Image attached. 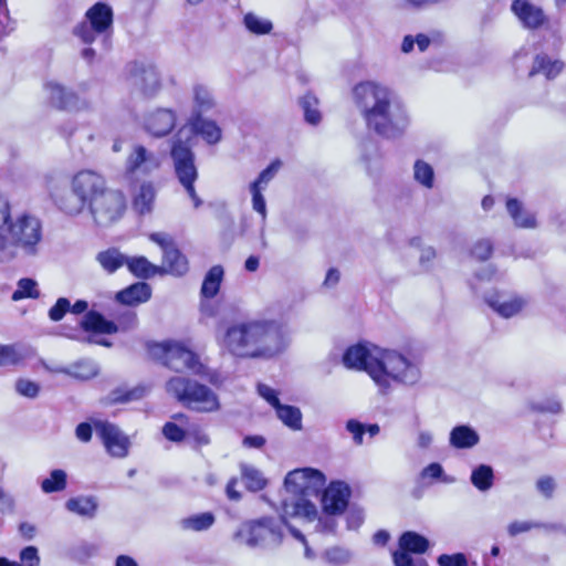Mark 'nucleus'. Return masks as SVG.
<instances>
[{"mask_svg":"<svg viewBox=\"0 0 566 566\" xmlns=\"http://www.w3.org/2000/svg\"><path fill=\"white\" fill-rule=\"evenodd\" d=\"M164 266L167 272L174 275H184L188 271V261L186 256L174 245L164 254Z\"/></svg>","mask_w":566,"mask_h":566,"instance_id":"33","label":"nucleus"},{"mask_svg":"<svg viewBox=\"0 0 566 566\" xmlns=\"http://www.w3.org/2000/svg\"><path fill=\"white\" fill-rule=\"evenodd\" d=\"M420 475L423 480H440L443 483L454 482V478L446 475L442 465L436 462L423 468Z\"/></svg>","mask_w":566,"mask_h":566,"instance_id":"48","label":"nucleus"},{"mask_svg":"<svg viewBox=\"0 0 566 566\" xmlns=\"http://www.w3.org/2000/svg\"><path fill=\"white\" fill-rule=\"evenodd\" d=\"M196 134L200 135L208 144H217L221 139V129L216 122L201 118L200 116L192 124Z\"/></svg>","mask_w":566,"mask_h":566,"instance_id":"32","label":"nucleus"},{"mask_svg":"<svg viewBox=\"0 0 566 566\" xmlns=\"http://www.w3.org/2000/svg\"><path fill=\"white\" fill-rule=\"evenodd\" d=\"M97 226L106 227L118 221L126 210V199L122 191L106 188L87 207Z\"/></svg>","mask_w":566,"mask_h":566,"instance_id":"13","label":"nucleus"},{"mask_svg":"<svg viewBox=\"0 0 566 566\" xmlns=\"http://www.w3.org/2000/svg\"><path fill=\"white\" fill-rule=\"evenodd\" d=\"M9 221V212L2 213L0 210V263H6L15 258V253L11 252V244L7 240L3 227Z\"/></svg>","mask_w":566,"mask_h":566,"instance_id":"46","label":"nucleus"},{"mask_svg":"<svg viewBox=\"0 0 566 566\" xmlns=\"http://www.w3.org/2000/svg\"><path fill=\"white\" fill-rule=\"evenodd\" d=\"M240 471L242 480L249 491L256 492L262 490L266 485V480L262 472L255 467L241 463Z\"/></svg>","mask_w":566,"mask_h":566,"instance_id":"34","label":"nucleus"},{"mask_svg":"<svg viewBox=\"0 0 566 566\" xmlns=\"http://www.w3.org/2000/svg\"><path fill=\"white\" fill-rule=\"evenodd\" d=\"M511 10L527 30H538L548 23L544 10L530 0H514Z\"/></svg>","mask_w":566,"mask_h":566,"instance_id":"19","label":"nucleus"},{"mask_svg":"<svg viewBox=\"0 0 566 566\" xmlns=\"http://www.w3.org/2000/svg\"><path fill=\"white\" fill-rule=\"evenodd\" d=\"M280 167L281 161L274 160L264 170L261 171L256 180L251 182V185H255L256 188L264 190L268 187L269 182L274 178Z\"/></svg>","mask_w":566,"mask_h":566,"instance_id":"49","label":"nucleus"},{"mask_svg":"<svg viewBox=\"0 0 566 566\" xmlns=\"http://www.w3.org/2000/svg\"><path fill=\"white\" fill-rule=\"evenodd\" d=\"M187 436L193 438V440L200 446L209 443L208 436L198 427H190L187 430Z\"/></svg>","mask_w":566,"mask_h":566,"instance_id":"63","label":"nucleus"},{"mask_svg":"<svg viewBox=\"0 0 566 566\" xmlns=\"http://www.w3.org/2000/svg\"><path fill=\"white\" fill-rule=\"evenodd\" d=\"M480 441L478 432L465 424L454 427L450 432V444L457 449H470Z\"/></svg>","mask_w":566,"mask_h":566,"instance_id":"27","label":"nucleus"},{"mask_svg":"<svg viewBox=\"0 0 566 566\" xmlns=\"http://www.w3.org/2000/svg\"><path fill=\"white\" fill-rule=\"evenodd\" d=\"M15 390L24 397L35 398L40 391V387L36 382L29 379H18L15 382Z\"/></svg>","mask_w":566,"mask_h":566,"instance_id":"54","label":"nucleus"},{"mask_svg":"<svg viewBox=\"0 0 566 566\" xmlns=\"http://www.w3.org/2000/svg\"><path fill=\"white\" fill-rule=\"evenodd\" d=\"M113 9L104 2H97L85 13V20L78 23L73 33L83 43L91 44L97 39H102L105 48L113 33Z\"/></svg>","mask_w":566,"mask_h":566,"instance_id":"9","label":"nucleus"},{"mask_svg":"<svg viewBox=\"0 0 566 566\" xmlns=\"http://www.w3.org/2000/svg\"><path fill=\"white\" fill-rule=\"evenodd\" d=\"M59 373L71 375L78 379H90L97 375V366L92 360H80L67 368L56 369Z\"/></svg>","mask_w":566,"mask_h":566,"instance_id":"39","label":"nucleus"},{"mask_svg":"<svg viewBox=\"0 0 566 566\" xmlns=\"http://www.w3.org/2000/svg\"><path fill=\"white\" fill-rule=\"evenodd\" d=\"M44 90L48 94L50 103L56 108L78 111L86 106L85 102H81L80 98L73 92L67 91L57 82H46L44 85Z\"/></svg>","mask_w":566,"mask_h":566,"instance_id":"20","label":"nucleus"},{"mask_svg":"<svg viewBox=\"0 0 566 566\" xmlns=\"http://www.w3.org/2000/svg\"><path fill=\"white\" fill-rule=\"evenodd\" d=\"M36 286V282L32 279L25 277L19 280L17 290L12 294V300L20 301L27 297L36 298L39 296Z\"/></svg>","mask_w":566,"mask_h":566,"instance_id":"47","label":"nucleus"},{"mask_svg":"<svg viewBox=\"0 0 566 566\" xmlns=\"http://www.w3.org/2000/svg\"><path fill=\"white\" fill-rule=\"evenodd\" d=\"M182 130L179 132L178 138L171 147V158L174 161L175 174L193 202V207L198 209L202 205V200L197 195L195 181L198 178V170L195 164V154L190 146L181 140Z\"/></svg>","mask_w":566,"mask_h":566,"instance_id":"12","label":"nucleus"},{"mask_svg":"<svg viewBox=\"0 0 566 566\" xmlns=\"http://www.w3.org/2000/svg\"><path fill=\"white\" fill-rule=\"evenodd\" d=\"M346 429L353 436V440L357 446L363 444L366 427L361 422L355 419L348 420L346 423Z\"/></svg>","mask_w":566,"mask_h":566,"instance_id":"57","label":"nucleus"},{"mask_svg":"<svg viewBox=\"0 0 566 566\" xmlns=\"http://www.w3.org/2000/svg\"><path fill=\"white\" fill-rule=\"evenodd\" d=\"M147 388L137 386L132 389L116 388L112 390L106 400L108 403H125L142 399L146 395Z\"/></svg>","mask_w":566,"mask_h":566,"instance_id":"35","label":"nucleus"},{"mask_svg":"<svg viewBox=\"0 0 566 566\" xmlns=\"http://www.w3.org/2000/svg\"><path fill=\"white\" fill-rule=\"evenodd\" d=\"M460 558H465V556L463 554H443L439 556L438 564L440 566H458L460 564Z\"/></svg>","mask_w":566,"mask_h":566,"instance_id":"64","label":"nucleus"},{"mask_svg":"<svg viewBox=\"0 0 566 566\" xmlns=\"http://www.w3.org/2000/svg\"><path fill=\"white\" fill-rule=\"evenodd\" d=\"M156 198V190L150 181H144L134 191L133 207L139 214H147L153 211Z\"/></svg>","mask_w":566,"mask_h":566,"instance_id":"25","label":"nucleus"},{"mask_svg":"<svg viewBox=\"0 0 566 566\" xmlns=\"http://www.w3.org/2000/svg\"><path fill=\"white\" fill-rule=\"evenodd\" d=\"M250 192L252 195V208L256 211L263 221L266 219V203L262 195V189L256 188L255 185H250Z\"/></svg>","mask_w":566,"mask_h":566,"instance_id":"50","label":"nucleus"},{"mask_svg":"<svg viewBox=\"0 0 566 566\" xmlns=\"http://www.w3.org/2000/svg\"><path fill=\"white\" fill-rule=\"evenodd\" d=\"M94 429L111 455L117 458L127 455L128 439L116 426L107 421H96Z\"/></svg>","mask_w":566,"mask_h":566,"instance_id":"18","label":"nucleus"},{"mask_svg":"<svg viewBox=\"0 0 566 566\" xmlns=\"http://www.w3.org/2000/svg\"><path fill=\"white\" fill-rule=\"evenodd\" d=\"M223 274L224 272L221 265H214L208 271L201 286V295L203 297L212 298L218 294Z\"/></svg>","mask_w":566,"mask_h":566,"instance_id":"31","label":"nucleus"},{"mask_svg":"<svg viewBox=\"0 0 566 566\" xmlns=\"http://www.w3.org/2000/svg\"><path fill=\"white\" fill-rule=\"evenodd\" d=\"M413 178L421 186L431 189L434 181L433 168L423 160H417L413 165Z\"/></svg>","mask_w":566,"mask_h":566,"instance_id":"44","label":"nucleus"},{"mask_svg":"<svg viewBox=\"0 0 566 566\" xmlns=\"http://www.w3.org/2000/svg\"><path fill=\"white\" fill-rule=\"evenodd\" d=\"M96 261L108 274L115 273L119 268L126 264L127 256L120 253L117 249L111 248L101 251L96 255Z\"/></svg>","mask_w":566,"mask_h":566,"instance_id":"29","label":"nucleus"},{"mask_svg":"<svg viewBox=\"0 0 566 566\" xmlns=\"http://www.w3.org/2000/svg\"><path fill=\"white\" fill-rule=\"evenodd\" d=\"M353 95L367 128L377 135L394 139L409 127L410 116L406 106L386 86L374 82L359 83Z\"/></svg>","mask_w":566,"mask_h":566,"instance_id":"3","label":"nucleus"},{"mask_svg":"<svg viewBox=\"0 0 566 566\" xmlns=\"http://www.w3.org/2000/svg\"><path fill=\"white\" fill-rule=\"evenodd\" d=\"M149 239L161 248L164 254L175 245L171 235L165 232H154L149 234Z\"/></svg>","mask_w":566,"mask_h":566,"instance_id":"59","label":"nucleus"},{"mask_svg":"<svg viewBox=\"0 0 566 566\" xmlns=\"http://www.w3.org/2000/svg\"><path fill=\"white\" fill-rule=\"evenodd\" d=\"M166 390L188 408L210 412L219 408L217 395L207 386L176 376L166 382Z\"/></svg>","mask_w":566,"mask_h":566,"instance_id":"8","label":"nucleus"},{"mask_svg":"<svg viewBox=\"0 0 566 566\" xmlns=\"http://www.w3.org/2000/svg\"><path fill=\"white\" fill-rule=\"evenodd\" d=\"M537 490L546 497H551L555 490V481L551 476H543L536 483Z\"/></svg>","mask_w":566,"mask_h":566,"instance_id":"62","label":"nucleus"},{"mask_svg":"<svg viewBox=\"0 0 566 566\" xmlns=\"http://www.w3.org/2000/svg\"><path fill=\"white\" fill-rule=\"evenodd\" d=\"M127 83L133 92L145 97L156 95L161 86L156 67L143 62H134L128 65Z\"/></svg>","mask_w":566,"mask_h":566,"instance_id":"15","label":"nucleus"},{"mask_svg":"<svg viewBox=\"0 0 566 566\" xmlns=\"http://www.w3.org/2000/svg\"><path fill=\"white\" fill-rule=\"evenodd\" d=\"M151 296V289L145 282H137L119 291L116 300L125 305L135 306L147 302Z\"/></svg>","mask_w":566,"mask_h":566,"instance_id":"24","label":"nucleus"},{"mask_svg":"<svg viewBox=\"0 0 566 566\" xmlns=\"http://www.w3.org/2000/svg\"><path fill=\"white\" fill-rule=\"evenodd\" d=\"M429 547V541L416 532H405L399 538V549L394 552L395 566H428L423 558H413L410 554H423Z\"/></svg>","mask_w":566,"mask_h":566,"instance_id":"16","label":"nucleus"},{"mask_svg":"<svg viewBox=\"0 0 566 566\" xmlns=\"http://www.w3.org/2000/svg\"><path fill=\"white\" fill-rule=\"evenodd\" d=\"M547 527L544 524L531 521H514L507 526V532L511 536H516L521 533L528 532L533 528Z\"/></svg>","mask_w":566,"mask_h":566,"instance_id":"53","label":"nucleus"},{"mask_svg":"<svg viewBox=\"0 0 566 566\" xmlns=\"http://www.w3.org/2000/svg\"><path fill=\"white\" fill-rule=\"evenodd\" d=\"M563 67L564 64L559 60H552L546 54H537L530 71V76L542 73L547 80H552L562 72Z\"/></svg>","mask_w":566,"mask_h":566,"instance_id":"28","label":"nucleus"},{"mask_svg":"<svg viewBox=\"0 0 566 566\" xmlns=\"http://www.w3.org/2000/svg\"><path fill=\"white\" fill-rule=\"evenodd\" d=\"M343 364L348 369L366 371L382 394L389 391L392 384L411 387L421 379L418 359L373 344L348 347Z\"/></svg>","mask_w":566,"mask_h":566,"instance_id":"1","label":"nucleus"},{"mask_svg":"<svg viewBox=\"0 0 566 566\" xmlns=\"http://www.w3.org/2000/svg\"><path fill=\"white\" fill-rule=\"evenodd\" d=\"M326 483L325 475L312 468L296 469L291 471L284 485L290 494L282 502V521L287 518H300L304 523H312L317 517V509L310 501L316 496Z\"/></svg>","mask_w":566,"mask_h":566,"instance_id":"4","label":"nucleus"},{"mask_svg":"<svg viewBox=\"0 0 566 566\" xmlns=\"http://www.w3.org/2000/svg\"><path fill=\"white\" fill-rule=\"evenodd\" d=\"M321 557L328 566H347L353 558V553L345 547L332 546L326 548Z\"/></svg>","mask_w":566,"mask_h":566,"instance_id":"37","label":"nucleus"},{"mask_svg":"<svg viewBox=\"0 0 566 566\" xmlns=\"http://www.w3.org/2000/svg\"><path fill=\"white\" fill-rule=\"evenodd\" d=\"M67 511L85 518H93L98 509V502L95 496H75L66 501Z\"/></svg>","mask_w":566,"mask_h":566,"instance_id":"26","label":"nucleus"},{"mask_svg":"<svg viewBox=\"0 0 566 566\" xmlns=\"http://www.w3.org/2000/svg\"><path fill=\"white\" fill-rule=\"evenodd\" d=\"M291 344L289 328L276 319L253 318L232 324L219 338L222 350L239 358L272 359Z\"/></svg>","mask_w":566,"mask_h":566,"instance_id":"2","label":"nucleus"},{"mask_svg":"<svg viewBox=\"0 0 566 566\" xmlns=\"http://www.w3.org/2000/svg\"><path fill=\"white\" fill-rule=\"evenodd\" d=\"M300 105L304 112L305 120L308 124L317 125L321 122V112L318 109V99L312 94H305L301 101Z\"/></svg>","mask_w":566,"mask_h":566,"instance_id":"42","label":"nucleus"},{"mask_svg":"<svg viewBox=\"0 0 566 566\" xmlns=\"http://www.w3.org/2000/svg\"><path fill=\"white\" fill-rule=\"evenodd\" d=\"M470 480L479 491L486 492L493 486V469L488 464H480L473 469Z\"/></svg>","mask_w":566,"mask_h":566,"instance_id":"36","label":"nucleus"},{"mask_svg":"<svg viewBox=\"0 0 566 566\" xmlns=\"http://www.w3.org/2000/svg\"><path fill=\"white\" fill-rule=\"evenodd\" d=\"M105 178L90 169L81 170L71 178V193H61L49 186L56 207L69 216H78L106 188Z\"/></svg>","mask_w":566,"mask_h":566,"instance_id":"5","label":"nucleus"},{"mask_svg":"<svg viewBox=\"0 0 566 566\" xmlns=\"http://www.w3.org/2000/svg\"><path fill=\"white\" fill-rule=\"evenodd\" d=\"M259 395L266 400L274 409L281 403L277 397V391L268 385H258Z\"/></svg>","mask_w":566,"mask_h":566,"instance_id":"60","label":"nucleus"},{"mask_svg":"<svg viewBox=\"0 0 566 566\" xmlns=\"http://www.w3.org/2000/svg\"><path fill=\"white\" fill-rule=\"evenodd\" d=\"M243 22L245 28L256 35L269 34L273 29V24L270 20L261 18L254 13H247Z\"/></svg>","mask_w":566,"mask_h":566,"instance_id":"43","label":"nucleus"},{"mask_svg":"<svg viewBox=\"0 0 566 566\" xmlns=\"http://www.w3.org/2000/svg\"><path fill=\"white\" fill-rule=\"evenodd\" d=\"M365 515L363 510L353 507L347 512L346 522L349 530H357L364 522Z\"/></svg>","mask_w":566,"mask_h":566,"instance_id":"61","label":"nucleus"},{"mask_svg":"<svg viewBox=\"0 0 566 566\" xmlns=\"http://www.w3.org/2000/svg\"><path fill=\"white\" fill-rule=\"evenodd\" d=\"M163 434L165 436L166 439L172 442H180L186 438L187 430L185 431L174 422H167L163 427Z\"/></svg>","mask_w":566,"mask_h":566,"instance_id":"56","label":"nucleus"},{"mask_svg":"<svg viewBox=\"0 0 566 566\" xmlns=\"http://www.w3.org/2000/svg\"><path fill=\"white\" fill-rule=\"evenodd\" d=\"M283 532L281 524L273 517H261L243 523L233 538L251 548H270L280 545Z\"/></svg>","mask_w":566,"mask_h":566,"instance_id":"10","label":"nucleus"},{"mask_svg":"<svg viewBox=\"0 0 566 566\" xmlns=\"http://www.w3.org/2000/svg\"><path fill=\"white\" fill-rule=\"evenodd\" d=\"M350 497V488L342 481L332 482L322 496L323 514L318 515L314 530L321 533H332L337 526L335 516L344 513Z\"/></svg>","mask_w":566,"mask_h":566,"instance_id":"11","label":"nucleus"},{"mask_svg":"<svg viewBox=\"0 0 566 566\" xmlns=\"http://www.w3.org/2000/svg\"><path fill=\"white\" fill-rule=\"evenodd\" d=\"M279 419L292 430L302 429V412L297 407L280 403L275 408Z\"/></svg>","mask_w":566,"mask_h":566,"instance_id":"38","label":"nucleus"},{"mask_svg":"<svg viewBox=\"0 0 566 566\" xmlns=\"http://www.w3.org/2000/svg\"><path fill=\"white\" fill-rule=\"evenodd\" d=\"M22 359V355L15 346H0V366L15 365Z\"/></svg>","mask_w":566,"mask_h":566,"instance_id":"52","label":"nucleus"},{"mask_svg":"<svg viewBox=\"0 0 566 566\" xmlns=\"http://www.w3.org/2000/svg\"><path fill=\"white\" fill-rule=\"evenodd\" d=\"M216 521L211 512L193 514L180 520L179 526L184 531L202 532L209 530Z\"/></svg>","mask_w":566,"mask_h":566,"instance_id":"30","label":"nucleus"},{"mask_svg":"<svg viewBox=\"0 0 566 566\" xmlns=\"http://www.w3.org/2000/svg\"><path fill=\"white\" fill-rule=\"evenodd\" d=\"M3 230L11 244V252L17 254L20 250L27 255L36 254L42 240V226L35 216L23 212L12 218L9 208V221L6 222Z\"/></svg>","mask_w":566,"mask_h":566,"instance_id":"7","label":"nucleus"},{"mask_svg":"<svg viewBox=\"0 0 566 566\" xmlns=\"http://www.w3.org/2000/svg\"><path fill=\"white\" fill-rule=\"evenodd\" d=\"M486 303L500 316L510 318L518 314L526 305V301L520 296L507 294H492L486 297Z\"/></svg>","mask_w":566,"mask_h":566,"instance_id":"22","label":"nucleus"},{"mask_svg":"<svg viewBox=\"0 0 566 566\" xmlns=\"http://www.w3.org/2000/svg\"><path fill=\"white\" fill-rule=\"evenodd\" d=\"M22 566H40L39 551L35 546H27L19 554Z\"/></svg>","mask_w":566,"mask_h":566,"instance_id":"55","label":"nucleus"},{"mask_svg":"<svg viewBox=\"0 0 566 566\" xmlns=\"http://www.w3.org/2000/svg\"><path fill=\"white\" fill-rule=\"evenodd\" d=\"M71 302L66 297H60L49 310V317L53 322H60L70 312Z\"/></svg>","mask_w":566,"mask_h":566,"instance_id":"51","label":"nucleus"},{"mask_svg":"<svg viewBox=\"0 0 566 566\" xmlns=\"http://www.w3.org/2000/svg\"><path fill=\"white\" fill-rule=\"evenodd\" d=\"M151 357L160 360L165 366L181 373L188 370L195 375L203 376L210 382L217 381V374L210 370L200 361L198 355L179 342L155 343L148 346Z\"/></svg>","mask_w":566,"mask_h":566,"instance_id":"6","label":"nucleus"},{"mask_svg":"<svg viewBox=\"0 0 566 566\" xmlns=\"http://www.w3.org/2000/svg\"><path fill=\"white\" fill-rule=\"evenodd\" d=\"M125 265H127L130 273L142 279H148L157 273V268L154 266L145 256H127Z\"/></svg>","mask_w":566,"mask_h":566,"instance_id":"41","label":"nucleus"},{"mask_svg":"<svg viewBox=\"0 0 566 566\" xmlns=\"http://www.w3.org/2000/svg\"><path fill=\"white\" fill-rule=\"evenodd\" d=\"M493 247L490 240H479L473 249L472 254L479 260H486L492 253Z\"/></svg>","mask_w":566,"mask_h":566,"instance_id":"58","label":"nucleus"},{"mask_svg":"<svg viewBox=\"0 0 566 566\" xmlns=\"http://www.w3.org/2000/svg\"><path fill=\"white\" fill-rule=\"evenodd\" d=\"M160 166V158L142 145H135L125 161V178L129 181L147 176Z\"/></svg>","mask_w":566,"mask_h":566,"instance_id":"17","label":"nucleus"},{"mask_svg":"<svg viewBox=\"0 0 566 566\" xmlns=\"http://www.w3.org/2000/svg\"><path fill=\"white\" fill-rule=\"evenodd\" d=\"M193 103L198 113H206L214 107V98L211 91L202 84H196L192 88Z\"/></svg>","mask_w":566,"mask_h":566,"instance_id":"40","label":"nucleus"},{"mask_svg":"<svg viewBox=\"0 0 566 566\" xmlns=\"http://www.w3.org/2000/svg\"><path fill=\"white\" fill-rule=\"evenodd\" d=\"M506 210L513 223L517 228L534 229L537 226L535 214L524 208L521 201L515 198L506 200Z\"/></svg>","mask_w":566,"mask_h":566,"instance_id":"23","label":"nucleus"},{"mask_svg":"<svg viewBox=\"0 0 566 566\" xmlns=\"http://www.w3.org/2000/svg\"><path fill=\"white\" fill-rule=\"evenodd\" d=\"M66 488V473L61 469L53 470L49 478L41 482V489L44 493L63 491Z\"/></svg>","mask_w":566,"mask_h":566,"instance_id":"45","label":"nucleus"},{"mask_svg":"<svg viewBox=\"0 0 566 566\" xmlns=\"http://www.w3.org/2000/svg\"><path fill=\"white\" fill-rule=\"evenodd\" d=\"M137 325V314L130 310H126L118 314L116 322L106 319L102 314L95 311H90L81 321V326L84 331L97 334L127 332L136 328Z\"/></svg>","mask_w":566,"mask_h":566,"instance_id":"14","label":"nucleus"},{"mask_svg":"<svg viewBox=\"0 0 566 566\" xmlns=\"http://www.w3.org/2000/svg\"><path fill=\"white\" fill-rule=\"evenodd\" d=\"M176 125V114L169 108H158L148 114L145 127L151 135L161 137L169 134Z\"/></svg>","mask_w":566,"mask_h":566,"instance_id":"21","label":"nucleus"}]
</instances>
